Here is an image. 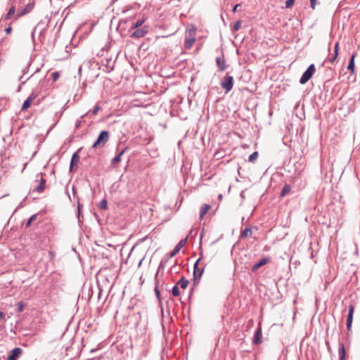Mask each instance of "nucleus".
<instances>
[{"label":"nucleus","instance_id":"nucleus-36","mask_svg":"<svg viewBox=\"0 0 360 360\" xmlns=\"http://www.w3.org/2000/svg\"><path fill=\"white\" fill-rule=\"evenodd\" d=\"M290 190V188L288 185H285L283 188V191H282V195H284L286 193H288Z\"/></svg>","mask_w":360,"mask_h":360},{"label":"nucleus","instance_id":"nucleus-50","mask_svg":"<svg viewBox=\"0 0 360 360\" xmlns=\"http://www.w3.org/2000/svg\"><path fill=\"white\" fill-rule=\"evenodd\" d=\"M202 235H201V236H200V241L202 240Z\"/></svg>","mask_w":360,"mask_h":360},{"label":"nucleus","instance_id":"nucleus-5","mask_svg":"<svg viewBox=\"0 0 360 360\" xmlns=\"http://www.w3.org/2000/svg\"><path fill=\"white\" fill-rule=\"evenodd\" d=\"M22 353V349L15 347L10 351L6 360H18Z\"/></svg>","mask_w":360,"mask_h":360},{"label":"nucleus","instance_id":"nucleus-34","mask_svg":"<svg viewBox=\"0 0 360 360\" xmlns=\"http://www.w3.org/2000/svg\"><path fill=\"white\" fill-rule=\"evenodd\" d=\"M101 110V107L100 105H98V103H97L94 108H93V110H91L92 113L94 115H96L98 113V112Z\"/></svg>","mask_w":360,"mask_h":360},{"label":"nucleus","instance_id":"nucleus-43","mask_svg":"<svg viewBox=\"0 0 360 360\" xmlns=\"http://www.w3.org/2000/svg\"><path fill=\"white\" fill-rule=\"evenodd\" d=\"M11 31V27H8L6 28V30H5V32H6V34H10Z\"/></svg>","mask_w":360,"mask_h":360},{"label":"nucleus","instance_id":"nucleus-2","mask_svg":"<svg viewBox=\"0 0 360 360\" xmlns=\"http://www.w3.org/2000/svg\"><path fill=\"white\" fill-rule=\"evenodd\" d=\"M201 260V257L197 259V261L194 264V269H193V286L197 285L199 283L200 278L204 272L205 266L202 269L198 267V264Z\"/></svg>","mask_w":360,"mask_h":360},{"label":"nucleus","instance_id":"nucleus-33","mask_svg":"<svg viewBox=\"0 0 360 360\" xmlns=\"http://www.w3.org/2000/svg\"><path fill=\"white\" fill-rule=\"evenodd\" d=\"M15 6H12V7L9 9V11H8V13L6 14V18H6V19H8V18H10L11 17V15L15 13Z\"/></svg>","mask_w":360,"mask_h":360},{"label":"nucleus","instance_id":"nucleus-25","mask_svg":"<svg viewBox=\"0 0 360 360\" xmlns=\"http://www.w3.org/2000/svg\"><path fill=\"white\" fill-rule=\"evenodd\" d=\"M146 21V18L143 17L142 18L138 20L136 22H134L131 25V29H136L140 27Z\"/></svg>","mask_w":360,"mask_h":360},{"label":"nucleus","instance_id":"nucleus-17","mask_svg":"<svg viewBox=\"0 0 360 360\" xmlns=\"http://www.w3.org/2000/svg\"><path fill=\"white\" fill-rule=\"evenodd\" d=\"M127 150V148L125 147L124 148H123L118 154L117 156H115L114 158H112V160H111V165H115L117 164H118L119 162H120L121 161V157L122 155L126 152V150Z\"/></svg>","mask_w":360,"mask_h":360},{"label":"nucleus","instance_id":"nucleus-4","mask_svg":"<svg viewBox=\"0 0 360 360\" xmlns=\"http://www.w3.org/2000/svg\"><path fill=\"white\" fill-rule=\"evenodd\" d=\"M221 86L226 91V93L229 92L233 86V77L226 75L224 80L221 82Z\"/></svg>","mask_w":360,"mask_h":360},{"label":"nucleus","instance_id":"nucleus-28","mask_svg":"<svg viewBox=\"0 0 360 360\" xmlns=\"http://www.w3.org/2000/svg\"><path fill=\"white\" fill-rule=\"evenodd\" d=\"M252 230L250 228H245L244 230H243L240 233V238H246L249 235H251Z\"/></svg>","mask_w":360,"mask_h":360},{"label":"nucleus","instance_id":"nucleus-45","mask_svg":"<svg viewBox=\"0 0 360 360\" xmlns=\"http://www.w3.org/2000/svg\"><path fill=\"white\" fill-rule=\"evenodd\" d=\"M168 208H169V206H167V205H166L163 206V209H164L165 210H167Z\"/></svg>","mask_w":360,"mask_h":360},{"label":"nucleus","instance_id":"nucleus-31","mask_svg":"<svg viewBox=\"0 0 360 360\" xmlns=\"http://www.w3.org/2000/svg\"><path fill=\"white\" fill-rule=\"evenodd\" d=\"M257 158H258V152L255 151L249 156L248 160H249V162H254L257 160Z\"/></svg>","mask_w":360,"mask_h":360},{"label":"nucleus","instance_id":"nucleus-8","mask_svg":"<svg viewBox=\"0 0 360 360\" xmlns=\"http://www.w3.org/2000/svg\"><path fill=\"white\" fill-rule=\"evenodd\" d=\"M148 33V27L143 26L141 28H136V30L131 34L133 38H141L143 37Z\"/></svg>","mask_w":360,"mask_h":360},{"label":"nucleus","instance_id":"nucleus-32","mask_svg":"<svg viewBox=\"0 0 360 360\" xmlns=\"http://www.w3.org/2000/svg\"><path fill=\"white\" fill-rule=\"evenodd\" d=\"M158 280L157 279V282L155 281V295L157 297V298L158 299L159 301H160V292L158 289Z\"/></svg>","mask_w":360,"mask_h":360},{"label":"nucleus","instance_id":"nucleus-40","mask_svg":"<svg viewBox=\"0 0 360 360\" xmlns=\"http://www.w3.org/2000/svg\"><path fill=\"white\" fill-rule=\"evenodd\" d=\"M310 4H311V7L314 9L315 8V6L316 5V0H310Z\"/></svg>","mask_w":360,"mask_h":360},{"label":"nucleus","instance_id":"nucleus-24","mask_svg":"<svg viewBox=\"0 0 360 360\" xmlns=\"http://www.w3.org/2000/svg\"><path fill=\"white\" fill-rule=\"evenodd\" d=\"M195 41V39L185 38L184 47L186 49H190Z\"/></svg>","mask_w":360,"mask_h":360},{"label":"nucleus","instance_id":"nucleus-16","mask_svg":"<svg viewBox=\"0 0 360 360\" xmlns=\"http://www.w3.org/2000/svg\"><path fill=\"white\" fill-rule=\"evenodd\" d=\"M33 8L34 4H28L18 12V16H22L27 14V13L30 12Z\"/></svg>","mask_w":360,"mask_h":360},{"label":"nucleus","instance_id":"nucleus-23","mask_svg":"<svg viewBox=\"0 0 360 360\" xmlns=\"http://www.w3.org/2000/svg\"><path fill=\"white\" fill-rule=\"evenodd\" d=\"M338 50H339V43L336 42L335 44V46H334V55L332 58H330L329 59V62L331 64H333L335 61V60L338 56Z\"/></svg>","mask_w":360,"mask_h":360},{"label":"nucleus","instance_id":"nucleus-41","mask_svg":"<svg viewBox=\"0 0 360 360\" xmlns=\"http://www.w3.org/2000/svg\"><path fill=\"white\" fill-rule=\"evenodd\" d=\"M82 121L80 120H77L75 122V127L78 129L81 125Z\"/></svg>","mask_w":360,"mask_h":360},{"label":"nucleus","instance_id":"nucleus-35","mask_svg":"<svg viewBox=\"0 0 360 360\" xmlns=\"http://www.w3.org/2000/svg\"><path fill=\"white\" fill-rule=\"evenodd\" d=\"M240 25H241V22L240 20L236 22L233 25V30L234 31H238L240 28Z\"/></svg>","mask_w":360,"mask_h":360},{"label":"nucleus","instance_id":"nucleus-20","mask_svg":"<svg viewBox=\"0 0 360 360\" xmlns=\"http://www.w3.org/2000/svg\"><path fill=\"white\" fill-rule=\"evenodd\" d=\"M170 258H169V257L167 258H163L160 264H159V266H158V269L155 274V281H157V279H158V273H159V271L160 270V269H164L165 266H166L168 260Z\"/></svg>","mask_w":360,"mask_h":360},{"label":"nucleus","instance_id":"nucleus-21","mask_svg":"<svg viewBox=\"0 0 360 360\" xmlns=\"http://www.w3.org/2000/svg\"><path fill=\"white\" fill-rule=\"evenodd\" d=\"M189 283L188 280H187L185 277L182 276L176 283L177 285H180V287L183 289H185L187 288L188 285Z\"/></svg>","mask_w":360,"mask_h":360},{"label":"nucleus","instance_id":"nucleus-11","mask_svg":"<svg viewBox=\"0 0 360 360\" xmlns=\"http://www.w3.org/2000/svg\"><path fill=\"white\" fill-rule=\"evenodd\" d=\"M196 27L191 25L186 31V38L195 39Z\"/></svg>","mask_w":360,"mask_h":360},{"label":"nucleus","instance_id":"nucleus-12","mask_svg":"<svg viewBox=\"0 0 360 360\" xmlns=\"http://www.w3.org/2000/svg\"><path fill=\"white\" fill-rule=\"evenodd\" d=\"M269 261V259L267 257H263L256 263H255L252 266V271H256L257 269H259L262 266L265 265Z\"/></svg>","mask_w":360,"mask_h":360},{"label":"nucleus","instance_id":"nucleus-26","mask_svg":"<svg viewBox=\"0 0 360 360\" xmlns=\"http://www.w3.org/2000/svg\"><path fill=\"white\" fill-rule=\"evenodd\" d=\"M354 58H355V55L353 54L349 59V64L347 66V70H350L352 73L354 72Z\"/></svg>","mask_w":360,"mask_h":360},{"label":"nucleus","instance_id":"nucleus-44","mask_svg":"<svg viewBox=\"0 0 360 360\" xmlns=\"http://www.w3.org/2000/svg\"><path fill=\"white\" fill-rule=\"evenodd\" d=\"M240 4H238L236 5V6L233 7V13H235V12H236V11H237V8H238V7H239V6H240Z\"/></svg>","mask_w":360,"mask_h":360},{"label":"nucleus","instance_id":"nucleus-3","mask_svg":"<svg viewBox=\"0 0 360 360\" xmlns=\"http://www.w3.org/2000/svg\"><path fill=\"white\" fill-rule=\"evenodd\" d=\"M316 68L314 64H311L308 68L305 70V72L302 74L300 83L301 84H304L307 83L312 77L314 73L315 72Z\"/></svg>","mask_w":360,"mask_h":360},{"label":"nucleus","instance_id":"nucleus-39","mask_svg":"<svg viewBox=\"0 0 360 360\" xmlns=\"http://www.w3.org/2000/svg\"><path fill=\"white\" fill-rule=\"evenodd\" d=\"M295 0H287L285 1V7L290 8L294 3Z\"/></svg>","mask_w":360,"mask_h":360},{"label":"nucleus","instance_id":"nucleus-19","mask_svg":"<svg viewBox=\"0 0 360 360\" xmlns=\"http://www.w3.org/2000/svg\"><path fill=\"white\" fill-rule=\"evenodd\" d=\"M211 209V206L210 204H205L204 206H202L200 211V219H202L204 216L208 212V211Z\"/></svg>","mask_w":360,"mask_h":360},{"label":"nucleus","instance_id":"nucleus-10","mask_svg":"<svg viewBox=\"0 0 360 360\" xmlns=\"http://www.w3.org/2000/svg\"><path fill=\"white\" fill-rule=\"evenodd\" d=\"M37 98V94L34 92L30 94V96L27 98V99L24 101L21 110H27L30 106L31 103Z\"/></svg>","mask_w":360,"mask_h":360},{"label":"nucleus","instance_id":"nucleus-47","mask_svg":"<svg viewBox=\"0 0 360 360\" xmlns=\"http://www.w3.org/2000/svg\"><path fill=\"white\" fill-rule=\"evenodd\" d=\"M326 345L328 346V349H330V345H329V342H326Z\"/></svg>","mask_w":360,"mask_h":360},{"label":"nucleus","instance_id":"nucleus-48","mask_svg":"<svg viewBox=\"0 0 360 360\" xmlns=\"http://www.w3.org/2000/svg\"><path fill=\"white\" fill-rule=\"evenodd\" d=\"M100 202H102V203L107 202V200L105 199H103Z\"/></svg>","mask_w":360,"mask_h":360},{"label":"nucleus","instance_id":"nucleus-38","mask_svg":"<svg viewBox=\"0 0 360 360\" xmlns=\"http://www.w3.org/2000/svg\"><path fill=\"white\" fill-rule=\"evenodd\" d=\"M100 210H106L108 208V204H98Z\"/></svg>","mask_w":360,"mask_h":360},{"label":"nucleus","instance_id":"nucleus-29","mask_svg":"<svg viewBox=\"0 0 360 360\" xmlns=\"http://www.w3.org/2000/svg\"><path fill=\"white\" fill-rule=\"evenodd\" d=\"M39 215V213L33 214L32 217H30L25 224V227L26 228L29 227L31 225L32 222L34 221L37 218V217Z\"/></svg>","mask_w":360,"mask_h":360},{"label":"nucleus","instance_id":"nucleus-30","mask_svg":"<svg viewBox=\"0 0 360 360\" xmlns=\"http://www.w3.org/2000/svg\"><path fill=\"white\" fill-rule=\"evenodd\" d=\"M172 293L174 297H178L180 295V290L179 288V285L176 284L172 288Z\"/></svg>","mask_w":360,"mask_h":360},{"label":"nucleus","instance_id":"nucleus-13","mask_svg":"<svg viewBox=\"0 0 360 360\" xmlns=\"http://www.w3.org/2000/svg\"><path fill=\"white\" fill-rule=\"evenodd\" d=\"M216 63L220 71H224L226 70V65L224 56L217 57L216 58Z\"/></svg>","mask_w":360,"mask_h":360},{"label":"nucleus","instance_id":"nucleus-18","mask_svg":"<svg viewBox=\"0 0 360 360\" xmlns=\"http://www.w3.org/2000/svg\"><path fill=\"white\" fill-rule=\"evenodd\" d=\"M83 204H77V217L78 220V224L81 225L83 222V215L82 214V212Z\"/></svg>","mask_w":360,"mask_h":360},{"label":"nucleus","instance_id":"nucleus-15","mask_svg":"<svg viewBox=\"0 0 360 360\" xmlns=\"http://www.w3.org/2000/svg\"><path fill=\"white\" fill-rule=\"evenodd\" d=\"M338 354H339V360H345V348L344 343L341 341H339V349H338Z\"/></svg>","mask_w":360,"mask_h":360},{"label":"nucleus","instance_id":"nucleus-6","mask_svg":"<svg viewBox=\"0 0 360 360\" xmlns=\"http://www.w3.org/2000/svg\"><path fill=\"white\" fill-rule=\"evenodd\" d=\"M188 240V236L185 238L181 239L175 246L174 250L169 252V258H172L175 256L180 250L186 245Z\"/></svg>","mask_w":360,"mask_h":360},{"label":"nucleus","instance_id":"nucleus-42","mask_svg":"<svg viewBox=\"0 0 360 360\" xmlns=\"http://www.w3.org/2000/svg\"><path fill=\"white\" fill-rule=\"evenodd\" d=\"M5 319V314L2 311H0V321L4 320Z\"/></svg>","mask_w":360,"mask_h":360},{"label":"nucleus","instance_id":"nucleus-37","mask_svg":"<svg viewBox=\"0 0 360 360\" xmlns=\"http://www.w3.org/2000/svg\"><path fill=\"white\" fill-rule=\"evenodd\" d=\"M52 79L53 82H56L59 77V73L58 72H54L51 75Z\"/></svg>","mask_w":360,"mask_h":360},{"label":"nucleus","instance_id":"nucleus-22","mask_svg":"<svg viewBox=\"0 0 360 360\" xmlns=\"http://www.w3.org/2000/svg\"><path fill=\"white\" fill-rule=\"evenodd\" d=\"M79 157L77 153H75L72 156V159H71V162H70V170L73 169L74 165H77V163L79 162Z\"/></svg>","mask_w":360,"mask_h":360},{"label":"nucleus","instance_id":"nucleus-7","mask_svg":"<svg viewBox=\"0 0 360 360\" xmlns=\"http://www.w3.org/2000/svg\"><path fill=\"white\" fill-rule=\"evenodd\" d=\"M354 311V306L353 304H350L348 307V314H347V329L348 331L350 330L352 321H353V314Z\"/></svg>","mask_w":360,"mask_h":360},{"label":"nucleus","instance_id":"nucleus-49","mask_svg":"<svg viewBox=\"0 0 360 360\" xmlns=\"http://www.w3.org/2000/svg\"><path fill=\"white\" fill-rule=\"evenodd\" d=\"M86 115V113H85L84 115H82V116H81V119H82V118H83V117H84Z\"/></svg>","mask_w":360,"mask_h":360},{"label":"nucleus","instance_id":"nucleus-9","mask_svg":"<svg viewBox=\"0 0 360 360\" xmlns=\"http://www.w3.org/2000/svg\"><path fill=\"white\" fill-rule=\"evenodd\" d=\"M262 327L259 325L257 328V330L255 333L253 339H252V343L254 345H259L262 343Z\"/></svg>","mask_w":360,"mask_h":360},{"label":"nucleus","instance_id":"nucleus-14","mask_svg":"<svg viewBox=\"0 0 360 360\" xmlns=\"http://www.w3.org/2000/svg\"><path fill=\"white\" fill-rule=\"evenodd\" d=\"M45 185H46V179L41 177L38 185H37L36 186L34 187L33 192L36 191L38 193H41V191H43L44 190Z\"/></svg>","mask_w":360,"mask_h":360},{"label":"nucleus","instance_id":"nucleus-27","mask_svg":"<svg viewBox=\"0 0 360 360\" xmlns=\"http://www.w3.org/2000/svg\"><path fill=\"white\" fill-rule=\"evenodd\" d=\"M15 306H16V311L18 312H22V311H24V309L26 307V304H25L22 302H18L16 303Z\"/></svg>","mask_w":360,"mask_h":360},{"label":"nucleus","instance_id":"nucleus-46","mask_svg":"<svg viewBox=\"0 0 360 360\" xmlns=\"http://www.w3.org/2000/svg\"><path fill=\"white\" fill-rule=\"evenodd\" d=\"M143 259H144V258H142V259L140 260V262H139V266H140L142 264V262H143Z\"/></svg>","mask_w":360,"mask_h":360},{"label":"nucleus","instance_id":"nucleus-1","mask_svg":"<svg viewBox=\"0 0 360 360\" xmlns=\"http://www.w3.org/2000/svg\"><path fill=\"white\" fill-rule=\"evenodd\" d=\"M109 133L107 131H102L100 134L98 135V137L97 138L96 141L93 143L92 148H96L98 147H103L104 145L108 142L109 140Z\"/></svg>","mask_w":360,"mask_h":360}]
</instances>
